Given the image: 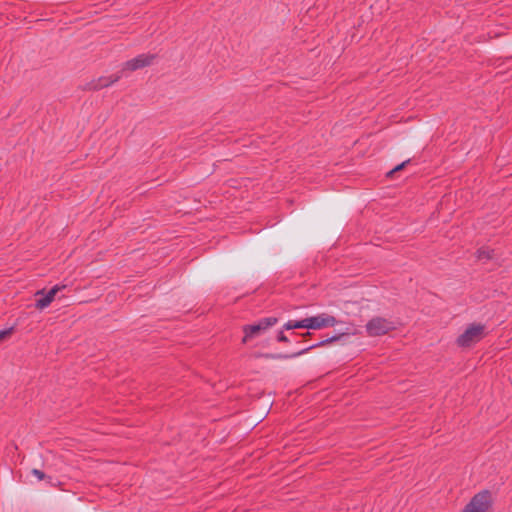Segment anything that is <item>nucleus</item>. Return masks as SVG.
Wrapping results in <instances>:
<instances>
[{"label": "nucleus", "mask_w": 512, "mask_h": 512, "mask_svg": "<svg viewBox=\"0 0 512 512\" xmlns=\"http://www.w3.org/2000/svg\"><path fill=\"white\" fill-rule=\"evenodd\" d=\"M342 335H334V336H331V337H328V338H325L319 342H316L310 346H307L306 348H303L295 353H292V354H282V353H265V354H259L260 357H264L266 359H272V360H284V359H291V358H296L298 356H301L305 353H307L308 351L314 349V348H317V347H322V346H325L327 344H330V343H333L337 340H339L341 338Z\"/></svg>", "instance_id": "4"}, {"label": "nucleus", "mask_w": 512, "mask_h": 512, "mask_svg": "<svg viewBox=\"0 0 512 512\" xmlns=\"http://www.w3.org/2000/svg\"><path fill=\"white\" fill-rule=\"evenodd\" d=\"M396 325L393 321L383 317H373L365 325L368 336H382L394 330Z\"/></svg>", "instance_id": "5"}, {"label": "nucleus", "mask_w": 512, "mask_h": 512, "mask_svg": "<svg viewBox=\"0 0 512 512\" xmlns=\"http://www.w3.org/2000/svg\"><path fill=\"white\" fill-rule=\"evenodd\" d=\"M492 498L489 491L477 493L463 509L465 512H490Z\"/></svg>", "instance_id": "6"}, {"label": "nucleus", "mask_w": 512, "mask_h": 512, "mask_svg": "<svg viewBox=\"0 0 512 512\" xmlns=\"http://www.w3.org/2000/svg\"><path fill=\"white\" fill-rule=\"evenodd\" d=\"M122 76H123V74L121 71L114 75L101 76L97 79H93L90 82H88L85 85L84 89L89 90V91H98L103 88H107V87L113 85L114 83L118 82L122 78Z\"/></svg>", "instance_id": "8"}, {"label": "nucleus", "mask_w": 512, "mask_h": 512, "mask_svg": "<svg viewBox=\"0 0 512 512\" xmlns=\"http://www.w3.org/2000/svg\"><path fill=\"white\" fill-rule=\"evenodd\" d=\"M494 250L489 249L488 247H482L477 250L476 256L479 260H489L493 258Z\"/></svg>", "instance_id": "11"}, {"label": "nucleus", "mask_w": 512, "mask_h": 512, "mask_svg": "<svg viewBox=\"0 0 512 512\" xmlns=\"http://www.w3.org/2000/svg\"><path fill=\"white\" fill-rule=\"evenodd\" d=\"M65 287H66L65 285H55L47 293H45L49 302L52 303L53 300L55 299V296L57 295V293L59 291H61L62 289H64Z\"/></svg>", "instance_id": "12"}, {"label": "nucleus", "mask_w": 512, "mask_h": 512, "mask_svg": "<svg viewBox=\"0 0 512 512\" xmlns=\"http://www.w3.org/2000/svg\"><path fill=\"white\" fill-rule=\"evenodd\" d=\"M65 287H66L65 285H55L47 293H45L49 302L52 303L53 300L55 299V296L57 295V293L59 291H61L62 289H64Z\"/></svg>", "instance_id": "13"}, {"label": "nucleus", "mask_w": 512, "mask_h": 512, "mask_svg": "<svg viewBox=\"0 0 512 512\" xmlns=\"http://www.w3.org/2000/svg\"><path fill=\"white\" fill-rule=\"evenodd\" d=\"M485 326L482 324L473 323L469 325L466 330L460 334L456 340L459 347L467 348L482 340L485 336Z\"/></svg>", "instance_id": "2"}, {"label": "nucleus", "mask_w": 512, "mask_h": 512, "mask_svg": "<svg viewBox=\"0 0 512 512\" xmlns=\"http://www.w3.org/2000/svg\"><path fill=\"white\" fill-rule=\"evenodd\" d=\"M336 323L337 320L335 317L327 314H320L301 320H289L284 324L283 329H321L324 327L334 326Z\"/></svg>", "instance_id": "1"}, {"label": "nucleus", "mask_w": 512, "mask_h": 512, "mask_svg": "<svg viewBox=\"0 0 512 512\" xmlns=\"http://www.w3.org/2000/svg\"><path fill=\"white\" fill-rule=\"evenodd\" d=\"M31 473L38 479V480H47L51 485L52 482V477L51 476H47L43 471L39 470V469H32Z\"/></svg>", "instance_id": "14"}, {"label": "nucleus", "mask_w": 512, "mask_h": 512, "mask_svg": "<svg viewBox=\"0 0 512 512\" xmlns=\"http://www.w3.org/2000/svg\"><path fill=\"white\" fill-rule=\"evenodd\" d=\"M155 59V54H140L137 57L126 61L122 66L121 72L123 73L124 71H136L138 69L148 67L153 64Z\"/></svg>", "instance_id": "7"}, {"label": "nucleus", "mask_w": 512, "mask_h": 512, "mask_svg": "<svg viewBox=\"0 0 512 512\" xmlns=\"http://www.w3.org/2000/svg\"><path fill=\"white\" fill-rule=\"evenodd\" d=\"M462 512H465L464 510Z\"/></svg>", "instance_id": "17"}, {"label": "nucleus", "mask_w": 512, "mask_h": 512, "mask_svg": "<svg viewBox=\"0 0 512 512\" xmlns=\"http://www.w3.org/2000/svg\"><path fill=\"white\" fill-rule=\"evenodd\" d=\"M35 296L37 297L35 307L39 310H43L47 308L51 303L47 299V296L45 295L44 290H39L35 293Z\"/></svg>", "instance_id": "10"}, {"label": "nucleus", "mask_w": 512, "mask_h": 512, "mask_svg": "<svg viewBox=\"0 0 512 512\" xmlns=\"http://www.w3.org/2000/svg\"><path fill=\"white\" fill-rule=\"evenodd\" d=\"M409 162H410V160H406V161L402 162L401 164L397 165L395 168H393L391 171H389L387 173V176H391L394 173L402 170L406 166V164H408Z\"/></svg>", "instance_id": "15"}, {"label": "nucleus", "mask_w": 512, "mask_h": 512, "mask_svg": "<svg viewBox=\"0 0 512 512\" xmlns=\"http://www.w3.org/2000/svg\"><path fill=\"white\" fill-rule=\"evenodd\" d=\"M13 332V328H8L0 331V342L9 337Z\"/></svg>", "instance_id": "16"}, {"label": "nucleus", "mask_w": 512, "mask_h": 512, "mask_svg": "<svg viewBox=\"0 0 512 512\" xmlns=\"http://www.w3.org/2000/svg\"><path fill=\"white\" fill-rule=\"evenodd\" d=\"M310 336H311V333L309 331H307L305 333H302V334H298L296 332H293V333H291L290 337L285 335L283 331H279L277 336H276V340L278 342H285V343H288L291 340H294L297 343H300L301 341L300 340H296V338H298V337L306 338V337H310Z\"/></svg>", "instance_id": "9"}, {"label": "nucleus", "mask_w": 512, "mask_h": 512, "mask_svg": "<svg viewBox=\"0 0 512 512\" xmlns=\"http://www.w3.org/2000/svg\"><path fill=\"white\" fill-rule=\"evenodd\" d=\"M277 322L278 318L276 317H266L260 319L257 323L245 325L243 327L244 337L242 342L247 343L249 340L260 336L268 328L274 326Z\"/></svg>", "instance_id": "3"}]
</instances>
